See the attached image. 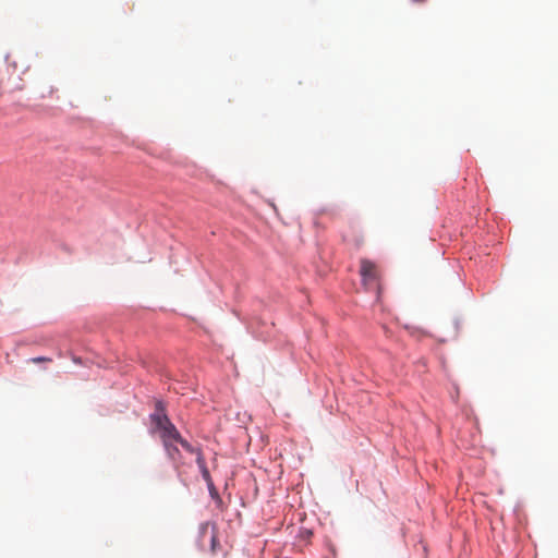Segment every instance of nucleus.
Returning <instances> with one entry per match:
<instances>
[{
	"label": "nucleus",
	"instance_id": "obj_1",
	"mask_svg": "<svg viewBox=\"0 0 558 558\" xmlns=\"http://www.w3.org/2000/svg\"><path fill=\"white\" fill-rule=\"evenodd\" d=\"M360 275L362 282L367 290H380V271L375 263L367 258H362L360 262Z\"/></svg>",
	"mask_w": 558,
	"mask_h": 558
},
{
	"label": "nucleus",
	"instance_id": "obj_2",
	"mask_svg": "<svg viewBox=\"0 0 558 558\" xmlns=\"http://www.w3.org/2000/svg\"><path fill=\"white\" fill-rule=\"evenodd\" d=\"M150 420L154 425L153 432H156L159 435L167 429L168 424L171 422L166 414L163 404L160 401L156 402V410L150 415Z\"/></svg>",
	"mask_w": 558,
	"mask_h": 558
},
{
	"label": "nucleus",
	"instance_id": "obj_3",
	"mask_svg": "<svg viewBox=\"0 0 558 558\" xmlns=\"http://www.w3.org/2000/svg\"><path fill=\"white\" fill-rule=\"evenodd\" d=\"M161 441H162V445L163 444H167V442H171V441H175L178 439H180L181 437V434L179 433L178 428L174 426V424H172L171 422L168 424V427L166 430H163L160 435H159Z\"/></svg>",
	"mask_w": 558,
	"mask_h": 558
},
{
	"label": "nucleus",
	"instance_id": "obj_4",
	"mask_svg": "<svg viewBox=\"0 0 558 558\" xmlns=\"http://www.w3.org/2000/svg\"><path fill=\"white\" fill-rule=\"evenodd\" d=\"M175 441L163 444L165 451L168 458L174 463L175 469L179 468L178 461L181 457L179 448L175 446Z\"/></svg>",
	"mask_w": 558,
	"mask_h": 558
},
{
	"label": "nucleus",
	"instance_id": "obj_5",
	"mask_svg": "<svg viewBox=\"0 0 558 558\" xmlns=\"http://www.w3.org/2000/svg\"><path fill=\"white\" fill-rule=\"evenodd\" d=\"M199 529H201V534H202L203 537L210 530V532H211V535H210L211 550L215 551L216 550V544H217L216 525L214 523H210V522H205V523L201 524Z\"/></svg>",
	"mask_w": 558,
	"mask_h": 558
},
{
	"label": "nucleus",
	"instance_id": "obj_6",
	"mask_svg": "<svg viewBox=\"0 0 558 558\" xmlns=\"http://www.w3.org/2000/svg\"><path fill=\"white\" fill-rule=\"evenodd\" d=\"M178 444H180L182 446V448L184 450H186L187 452L190 453H196V451L199 449V448H196V447H193L187 440H185L182 436L180 437V439L177 440Z\"/></svg>",
	"mask_w": 558,
	"mask_h": 558
},
{
	"label": "nucleus",
	"instance_id": "obj_7",
	"mask_svg": "<svg viewBox=\"0 0 558 558\" xmlns=\"http://www.w3.org/2000/svg\"><path fill=\"white\" fill-rule=\"evenodd\" d=\"M199 471L202 473V476L203 478L205 480V482L207 483L208 485V488H214V483H213V480H211V476L209 474V471L207 469V465L205 466H199Z\"/></svg>",
	"mask_w": 558,
	"mask_h": 558
},
{
	"label": "nucleus",
	"instance_id": "obj_8",
	"mask_svg": "<svg viewBox=\"0 0 558 558\" xmlns=\"http://www.w3.org/2000/svg\"><path fill=\"white\" fill-rule=\"evenodd\" d=\"M195 456H196V463H197L198 468L199 466H205L206 465V461H205V458H204L203 452H202L201 449H198L196 451Z\"/></svg>",
	"mask_w": 558,
	"mask_h": 558
},
{
	"label": "nucleus",
	"instance_id": "obj_9",
	"mask_svg": "<svg viewBox=\"0 0 558 558\" xmlns=\"http://www.w3.org/2000/svg\"><path fill=\"white\" fill-rule=\"evenodd\" d=\"M31 362H33V363L51 362V359L45 357V356H38V357H33L31 360Z\"/></svg>",
	"mask_w": 558,
	"mask_h": 558
},
{
	"label": "nucleus",
	"instance_id": "obj_10",
	"mask_svg": "<svg viewBox=\"0 0 558 558\" xmlns=\"http://www.w3.org/2000/svg\"><path fill=\"white\" fill-rule=\"evenodd\" d=\"M412 1H413V2H415V3H422V2H424L425 0H412Z\"/></svg>",
	"mask_w": 558,
	"mask_h": 558
},
{
	"label": "nucleus",
	"instance_id": "obj_11",
	"mask_svg": "<svg viewBox=\"0 0 558 558\" xmlns=\"http://www.w3.org/2000/svg\"><path fill=\"white\" fill-rule=\"evenodd\" d=\"M209 490H210V494H211V495L216 493L215 487H214V488H209Z\"/></svg>",
	"mask_w": 558,
	"mask_h": 558
}]
</instances>
